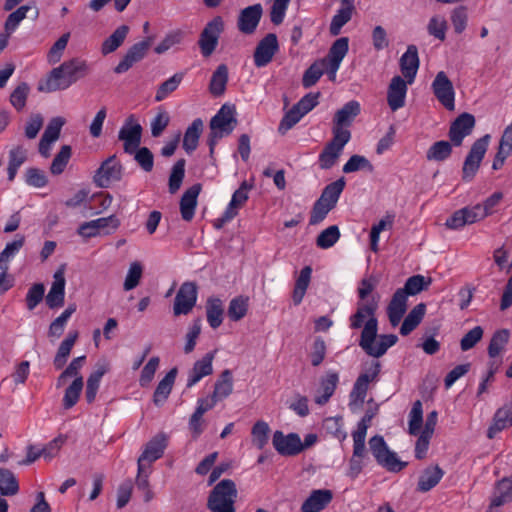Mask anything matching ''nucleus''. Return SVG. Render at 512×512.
<instances>
[{
    "instance_id": "20",
    "label": "nucleus",
    "mask_w": 512,
    "mask_h": 512,
    "mask_svg": "<svg viewBox=\"0 0 512 512\" xmlns=\"http://www.w3.org/2000/svg\"><path fill=\"white\" fill-rule=\"evenodd\" d=\"M475 126V117L467 112L460 114L449 129V138L454 146H460L463 139L472 133Z\"/></svg>"
},
{
    "instance_id": "8",
    "label": "nucleus",
    "mask_w": 512,
    "mask_h": 512,
    "mask_svg": "<svg viewBox=\"0 0 512 512\" xmlns=\"http://www.w3.org/2000/svg\"><path fill=\"white\" fill-rule=\"evenodd\" d=\"M224 26V20L221 16H215L205 25L198 40L201 54L204 57H209L215 51L219 37L224 31Z\"/></svg>"
},
{
    "instance_id": "53",
    "label": "nucleus",
    "mask_w": 512,
    "mask_h": 512,
    "mask_svg": "<svg viewBox=\"0 0 512 512\" xmlns=\"http://www.w3.org/2000/svg\"><path fill=\"white\" fill-rule=\"evenodd\" d=\"M326 60L314 62L303 74L302 85L310 88L315 85L324 73Z\"/></svg>"
},
{
    "instance_id": "16",
    "label": "nucleus",
    "mask_w": 512,
    "mask_h": 512,
    "mask_svg": "<svg viewBox=\"0 0 512 512\" xmlns=\"http://www.w3.org/2000/svg\"><path fill=\"white\" fill-rule=\"evenodd\" d=\"M378 308V301L374 298L366 302L358 303L356 312L350 316V328L365 329L371 322L375 323V328L378 327V320L376 318V310Z\"/></svg>"
},
{
    "instance_id": "7",
    "label": "nucleus",
    "mask_w": 512,
    "mask_h": 512,
    "mask_svg": "<svg viewBox=\"0 0 512 512\" xmlns=\"http://www.w3.org/2000/svg\"><path fill=\"white\" fill-rule=\"evenodd\" d=\"M333 134V138L324 147L319 155V165L322 169H329L337 162L344 146L351 138L350 131L337 130Z\"/></svg>"
},
{
    "instance_id": "17",
    "label": "nucleus",
    "mask_w": 512,
    "mask_h": 512,
    "mask_svg": "<svg viewBox=\"0 0 512 512\" xmlns=\"http://www.w3.org/2000/svg\"><path fill=\"white\" fill-rule=\"evenodd\" d=\"M275 450L282 456H296L303 451L302 441L297 433L284 435L282 431H275L272 438Z\"/></svg>"
},
{
    "instance_id": "9",
    "label": "nucleus",
    "mask_w": 512,
    "mask_h": 512,
    "mask_svg": "<svg viewBox=\"0 0 512 512\" xmlns=\"http://www.w3.org/2000/svg\"><path fill=\"white\" fill-rule=\"evenodd\" d=\"M489 139V135H484L473 143L462 168L464 180L470 181L475 176L486 153Z\"/></svg>"
},
{
    "instance_id": "37",
    "label": "nucleus",
    "mask_w": 512,
    "mask_h": 512,
    "mask_svg": "<svg viewBox=\"0 0 512 512\" xmlns=\"http://www.w3.org/2000/svg\"><path fill=\"white\" fill-rule=\"evenodd\" d=\"M510 426H512V410L505 407L500 408L496 411L493 423L488 428L487 437L492 439L497 433Z\"/></svg>"
},
{
    "instance_id": "34",
    "label": "nucleus",
    "mask_w": 512,
    "mask_h": 512,
    "mask_svg": "<svg viewBox=\"0 0 512 512\" xmlns=\"http://www.w3.org/2000/svg\"><path fill=\"white\" fill-rule=\"evenodd\" d=\"M177 375V369L172 368L164 378L158 383L154 394H153V402L155 405H162L168 396L170 395L175 379Z\"/></svg>"
},
{
    "instance_id": "55",
    "label": "nucleus",
    "mask_w": 512,
    "mask_h": 512,
    "mask_svg": "<svg viewBox=\"0 0 512 512\" xmlns=\"http://www.w3.org/2000/svg\"><path fill=\"white\" fill-rule=\"evenodd\" d=\"M83 378L77 377L72 384L65 390L63 397V406L65 409H70L78 402L81 391L83 389Z\"/></svg>"
},
{
    "instance_id": "52",
    "label": "nucleus",
    "mask_w": 512,
    "mask_h": 512,
    "mask_svg": "<svg viewBox=\"0 0 512 512\" xmlns=\"http://www.w3.org/2000/svg\"><path fill=\"white\" fill-rule=\"evenodd\" d=\"M423 424V408L422 402L417 400L413 403V406L409 413L408 432L411 435H418Z\"/></svg>"
},
{
    "instance_id": "56",
    "label": "nucleus",
    "mask_w": 512,
    "mask_h": 512,
    "mask_svg": "<svg viewBox=\"0 0 512 512\" xmlns=\"http://www.w3.org/2000/svg\"><path fill=\"white\" fill-rule=\"evenodd\" d=\"M394 221L393 215H386L377 224L373 225L370 231V248L373 252L378 251L379 236L382 231L392 228Z\"/></svg>"
},
{
    "instance_id": "26",
    "label": "nucleus",
    "mask_w": 512,
    "mask_h": 512,
    "mask_svg": "<svg viewBox=\"0 0 512 512\" xmlns=\"http://www.w3.org/2000/svg\"><path fill=\"white\" fill-rule=\"evenodd\" d=\"M339 194H321L315 202L309 220L310 225H317L322 222L327 214L335 207Z\"/></svg>"
},
{
    "instance_id": "63",
    "label": "nucleus",
    "mask_w": 512,
    "mask_h": 512,
    "mask_svg": "<svg viewBox=\"0 0 512 512\" xmlns=\"http://www.w3.org/2000/svg\"><path fill=\"white\" fill-rule=\"evenodd\" d=\"M326 352L327 346L325 341L321 337L315 338L309 353L311 365L314 367L319 366L325 359Z\"/></svg>"
},
{
    "instance_id": "47",
    "label": "nucleus",
    "mask_w": 512,
    "mask_h": 512,
    "mask_svg": "<svg viewBox=\"0 0 512 512\" xmlns=\"http://www.w3.org/2000/svg\"><path fill=\"white\" fill-rule=\"evenodd\" d=\"M198 195L199 194H182L179 201L182 220L186 222H191L193 220L198 205Z\"/></svg>"
},
{
    "instance_id": "43",
    "label": "nucleus",
    "mask_w": 512,
    "mask_h": 512,
    "mask_svg": "<svg viewBox=\"0 0 512 512\" xmlns=\"http://www.w3.org/2000/svg\"><path fill=\"white\" fill-rule=\"evenodd\" d=\"M432 280L430 277L426 278L423 275H414L409 277L403 288H399L397 291H402L404 293V296L407 297L408 295H416L420 293L423 290H426Z\"/></svg>"
},
{
    "instance_id": "61",
    "label": "nucleus",
    "mask_w": 512,
    "mask_h": 512,
    "mask_svg": "<svg viewBox=\"0 0 512 512\" xmlns=\"http://www.w3.org/2000/svg\"><path fill=\"white\" fill-rule=\"evenodd\" d=\"M353 12V10L340 7L330 23L329 32L332 36L340 34L342 27L351 20Z\"/></svg>"
},
{
    "instance_id": "21",
    "label": "nucleus",
    "mask_w": 512,
    "mask_h": 512,
    "mask_svg": "<svg viewBox=\"0 0 512 512\" xmlns=\"http://www.w3.org/2000/svg\"><path fill=\"white\" fill-rule=\"evenodd\" d=\"M263 8L261 4H254L241 10L237 27L243 34H253L261 20Z\"/></svg>"
},
{
    "instance_id": "50",
    "label": "nucleus",
    "mask_w": 512,
    "mask_h": 512,
    "mask_svg": "<svg viewBox=\"0 0 512 512\" xmlns=\"http://www.w3.org/2000/svg\"><path fill=\"white\" fill-rule=\"evenodd\" d=\"M452 143L448 141H437L427 151L426 158L431 161H444L452 153Z\"/></svg>"
},
{
    "instance_id": "59",
    "label": "nucleus",
    "mask_w": 512,
    "mask_h": 512,
    "mask_svg": "<svg viewBox=\"0 0 512 512\" xmlns=\"http://www.w3.org/2000/svg\"><path fill=\"white\" fill-rule=\"evenodd\" d=\"M185 164V159H179L173 165L168 182L170 192H176L180 189L185 175Z\"/></svg>"
},
{
    "instance_id": "64",
    "label": "nucleus",
    "mask_w": 512,
    "mask_h": 512,
    "mask_svg": "<svg viewBox=\"0 0 512 512\" xmlns=\"http://www.w3.org/2000/svg\"><path fill=\"white\" fill-rule=\"evenodd\" d=\"M493 260L500 271L508 273L512 268V257L510 251L504 246L494 250Z\"/></svg>"
},
{
    "instance_id": "29",
    "label": "nucleus",
    "mask_w": 512,
    "mask_h": 512,
    "mask_svg": "<svg viewBox=\"0 0 512 512\" xmlns=\"http://www.w3.org/2000/svg\"><path fill=\"white\" fill-rule=\"evenodd\" d=\"M511 501L512 488L510 486V482L502 478L494 485L488 512H494V509L501 507Z\"/></svg>"
},
{
    "instance_id": "13",
    "label": "nucleus",
    "mask_w": 512,
    "mask_h": 512,
    "mask_svg": "<svg viewBox=\"0 0 512 512\" xmlns=\"http://www.w3.org/2000/svg\"><path fill=\"white\" fill-rule=\"evenodd\" d=\"M431 87L437 100L447 110L453 111L455 108V91L451 80L444 71L437 73Z\"/></svg>"
},
{
    "instance_id": "49",
    "label": "nucleus",
    "mask_w": 512,
    "mask_h": 512,
    "mask_svg": "<svg viewBox=\"0 0 512 512\" xmlns=\"http://www.w3.org/2000/svg\"><path fill=\"white\" fill-rule=\"evenodd\" d=\"M183 73H176L169 79L164 81L157 89L155 94V101L161 102L168 97L169 94L177 90L183 80Z\"/></svg>"
},
{
    "instance_id": "27",
    "label": "nucleus",
    "mask_w": 512,
    "mask_h": 512,
    "mask_svg": "<svg viewBox=\"0 0 512 512\" xmlns=\"http://www.w3.org/2000/svg\"><path fill=\"white\" fill-rule=\"evenodd\" d=\"M400 68L407 82L411 84L419 68L418 49L415 45H409L407 51L400 58Z\"/></svg>"
},
{
    "instance_id": "62",
    "label": "nucleus",
    "mask_w": 512,
    "mask_h": 512,
    "mask_svg": "<svg viewBox=\"0 0 512 512\" xmlns=\"http://www.w3.org/2000/svg\"><path fill=\"white\" fill-rule=\"evenodd\" d=\"M70 157H71V147L69 145L62 146L60 151L56 154V156L54 157V159L51 163V167H50L51 173L54 175L61 174L64 171Z\"/></svg>"
},
{
    "instance_id": "36",
    "label": "nucleus",
    "mask_w": 512,
    "mask_h": 512,
    "mask_svg": "<svg viewBox=\"0 0 512 512\" xmlns=\"http://www.w3.org/2000/svg\"><path fill=\"white\" fill-rule=\"evenodd\" d=\"M128 25L119 26L108 38L104 40L101 46V53L108 55L116 51L125 41L129 33Z\"/></svg>"
},
{
    "instance_id": "60",
    "label": "nucleus",
    "mask_w": 512,
    "mask_h": 512,
    "mask_svg": "<svg viewBox=\"0 0 512 512\" xmlns=\"http://www.w3.org/2000/svg\"><path fill=\"white\" fill-rule=\"evenodd\" d=\"M323 428L326 433L332 435L340 441H343L347 434L343 427L342 417H328L323 422Z\"/></svg>"
},
{
    "instance_id": "39",
    "label": "nucleus",
    "mask_w": 512,
    "mask_h": 512,
    "mask_svg": "<svg viewBox=\"0 0 512 512\" xmlns=\"http://www.w3.org/2000/svg\"><path fill=\"white\" fill-rule=\"evenodd\" d=\"M426 312V305L424 303L417 304L405 317L401 327L400 333L403 336L410 334L422 321Z\"/></svg>"
},
{
    "instance_id": "32",
    "label": "nucleus",
    "mask_w": 512,
    "mask_h": 512,
    "mask_svg": "<svg viewBox=\"0 0 512 512\" xmlns=\"http://www.w3.org/2000/svg\"><path fill=\"white\" fill-rule=\"evenodd\" d=\"M338 381V373L333 371L327 372L325 377L321 380L320 389L318 394L315 396V402L319 405L326 404L334 394Z\"/></svg>"
},
{
    "instance_id": "19",
    "label": "nucleus",
    "mask_w": 512,
    "mask_h": 512,
    "mask_svg": "<svg viewBox=\"0 0 512 512\" xmlns=\"http://www.w3.org/2000/svg\"><path fill=\"white\" fill-rule=\"evenodd\" d=\"M279 50L276 34L269 33L259 41L254 51V64L256 67L268 65Z\"/></svg>"
},
{
    "instance_id": "44",
    "label": "nucleus",
    "mask_w": 512,
    "mask_h": 512,
    "mask_svg": "<svg viewBox=\"0 0 512 512\" xmlns=\"http://www.w3.org/2000/svg\"><path fill=\"white\" fill-rule=\"evenodd\" d=\"M19 491L18 481L12 471L6 468H0V494L3 496H12Z\"/></svg>"
},
{
    "instance_id": "46",
    "label": "nucleus",
    "mask_w": 512,
    "mask_h": 512,
    "mask_svg": "<svg viewBox=\"0 0 512 512\" xmlns=\"http://www.w3.org/2000/svg\"><path fill=\"white\" fill-rule=\"evenodd\" d=\"M349 50V39L348 37L338 38L330 47L328 55L322 60L333 62L335 64H341L342 60L346 56Z\"/></svg>"
},
{
    "instance_id": "31",
    "label": "nucleus",
    "mask_w": 512,
    "mask_h": 512,
    "mask_svg": "<svg viewBox=\"0 0 512 512\" xmlns=\"http://www.w3.org/2000/svg\"><path fill=\"white\" fill-rule=\"evenodd\" d=\"M407 310V297L404 296L402 291H397L394 293L388 307L387 314L390 321V324L393 327H396L401 319L403 318L405 312Z\"/></svg>"
},
{
    "instance_id": "57",
    "label": "nucleus",
    "mask_w": 512,
    "mask_h": 512,
    "mask_svg": "<svg viewBox=\"0 0 512 512\" xmlns=\"http://www.w3.org/2000/svg\"><path fill=\"white\" fill-rule=\"evenodd\" d=\"M76 311V306L69 305L60 316H58L49 327V336L60 337L64 331L65 325L71 315Z\"/></svg>"
},
{
    "instance_id": "48",
    "label": "nucleus",
    "mask_w": 512,
    "mask_h": 512,
    "mask_svg": "<svg viewBox=\"0 0 512 512\" xmlns=\"http://www.w3.org/2000/svg\"><path fill=\"white\" fill-rule=\"evenodd\" d=\"M269 432L270 427L267 422L263 420L257 421L251 429L253 445H255L259 450L264 449L268 444Z\"/></svg>"
},
{
    "instance_id": "12",
    "label": "nucleus",
    "mask_w": 512,
    "mask_h": 512,
    "mask_svg": "<svg viewBox=\"0 0 512 512\" xmlns=\"http://www.w3.org/2000/svg\"><path fill=\"white\" fill-rule=\"evenodd\" d=\"M142 126L136 121L134 115H130L125 120L120 129L118 138L123 141V149L128 154H133L141 143Z\"/></svg>"
},
{
    "instance_id": "6",
    "label": "nucleus",
    "mask_w": 512,
    "mask_h": 512,
    "mask_svg": "<svg viewBox=\"0 0 512 512\" xmlns=\"http://www.w3.org/2000/svg\"><path fill=\"white\" fill-rule=\"evenodd\" d=\"M370 450L377 463L391 472H399L407 463L397 458L396 453L390 451L382 436L376 435L369 440Z\"/></svg>"
},
{
    "instance_id": "2",
    "label": "nucleus",
    "mask_w": 512,
    "mask_h": 512,
    "mask_svg": "<svg viewBox=\"0 0 512 512\" xmlns=\"http://www.w3.org/2000/svg\"><path fill=\"white\" fill-rule=\"evenodd\" d=\"M502 199V194H492L486 199L485 203L476 204L472 207H465L453 213L451 217L446 220V226L451 229H460L465 225L473 224L482 220L492 212Z\"/></svg>"
},
{
    "instance_id": "18",
    "label": "nucleus",
    "mask_w": 512,
    "mask_h": 512,
    "mask_svg": "<svg viewBox=\"0 0 512 512\" xmlns=\"http://www.w3.org/2000/svg\"><path fill=\"white\" fill-rule=\"evenodd\" d=\"M152 44V37H148L143 41L132 45L123 56L122 60L114 68V72L122 74L128 71L135 63L141 61Z\"/></svg>"
},
{
    "instance_id": "38",
    "label": "nucleus",
    "mask_w": 512,
    "mask_h": 512,
    "mask_svg": "<svg viewBox=\"0 0 512 512\" xmlns=\"http://www.w3.org/2000/svg\"><path fill=\"white\" fill-rule=\"evenodd\" d=\"M224 307L221 299L210 297L206 302V316L209 325L216 329L223 322Z\"/></svg>"
},
{
    "instance_id": "11",
    "label": "nucleus",
    "mask_w": 512,
    "mask_h": 512,
    "mask_svg": "<svg viewBox=\"0 0 512 512\" xmlns=\"http://www.w3.org/2000/svg\"><path fill=\"white\" fill-rule=\"evenodd\" d=\"M122 176V166L116 156L107 158L97 169L94 182L99 188H109L113 182L119 181Z\"/></svg>"
},
{
    "instance_id": "54",
    "label": "nucleus",
    "mask_w": 512,
    "mask_h": 512,
    "mask_svg": "<svg viewBox=\"0 0 512 512\" xmlns=\"http://www.w3.org/2000/svg\"><path fill=\"white\" fill-rule=\"evenodd\" d=\"M32 9L30 5L20 6L17 10L8 15L4 29L8 38L18 27L19 23L26 18L27 13Z\"/></svg>"
},
{
    "instance_id": "24",
    "label": "nucleus",
    "mask_w": 512,
    "mask_h": 512,
    "mask_svg": "<svg viewBox=\"0 0 512 512\" xmlns=\"http://www.w3.org/2000/svg\"><path fill=\"white\" fill-rule=\"evenodd\" d=\"M216 351L208 352L205 354L200 360H197L192 369L189 371L188 379H187V388L193 387L197 384L203 377L212 374L213 366L212 362L214 360Z\"/></svg>"
},
{
    "instance_id": "25",
    "label": "nucleus",
    "mask_w": 512,
    "mask_h": 512,
    "mask_svg": "<svg viewBox=\"0 0 512 512\" xmlns=\"http://www.w3.org/2000/svg\"><path fill=\"white\" fill-rule=\"evenodd\" d=\"M360 113V104L357 101L347 102L339 109L334 116L332 133L339 131H349L345 126H350L354 118Z\"/></svg>"
},
{
    "instance_id": "15",
    "label": "nucleus",
    "mask_w": 512,
    "mask_h": 512,
    "mask_svg": "<svg viewBox=\"0 0 512 512\" xmlns=\"http://www.w3.org/2000/svg\"><path fill=\"white\" fill-rule=\"evenodd\" d=\"M167 447V437L160 433L154 436L144 447L142 454L137 461V468H146L151 463L160 459Z\"/></svg>"
},
{
    "instance_id": "22",
    "label": "nucleus",
    "mask_w": 512,
    "mask_h": 512,
    "mask_svg": "<svg viewBox=\"0 0 512 512\" xmlns=\"http://www.w3.org/2000/svg\"><path fill=\"white\" fill-rule=\"evenodd\" d=\"M54 281L46 296V304L49 308L55 309L62 307L65 298V277L64 268H60L54 273Z\"/></svg>"
},
{
    "instance_id": "5",
    "label": "nucleus",
    "mask_w": 512,
    "mask_h": 512,
    "mask_svg": "<svg viewBox=\"0 0 512 512\" xmlns=\"http://www.w3.org/2000/svg\"><path fill=\"white\" fill-rule=\"evenodd\" d=\"M237 498L235 483L223 479L211 490L207 499V508L211 512H236L234 503Z\"/></svg>"
},
{
    "instance_id": "3",
    "label": "nucleus",
    "mask_w": 512,
    "mask_h": 512,
    "mask_svg": "<svg viewBox=\"0 0 512 512\" xmlns=\"http://www.w3.org/2000/svg\"><path fill=\"white\" fill-rule=\"evenodd\" d=\"M378 327L371 322L362 330L359 341L360 347L369 355L375 358L383 356L387 350L396 344L398 337L394 334H383L377 336Z\"/></svg>"
},
{
    "instance_id": "10",
    "label": "nucleus",
    "mask_w": 512,
    "mask_h": 512,
    "mask_svg": "<svg viewBox=\"0 0 512 512\" xmlns=\"http://www.w3.org/2000/svg\"><path fill=\"white\" fill-rule=\"evenodd\" d=\"M380 369L381 365L377 361L374 362L366 372L358 376L350 393V405L362 406L367 395L369 384L378 379Z\"/></svg>"
},
{
    "instance_id": "41",
    "label": "nucleus",
    "mask_w": 512,
    "mask_h": 512,
    "mask_svg": "<svg viewBox=\"0 0 512 512\" xmlns=\"http://www.w3.org/2000/svg\"><path fill=\"white\" fill-rule=\"evenodd\" d=\"M233 391V377L229 369L224 370L215 382L212 396L220 401L227 398Z\"/></svg>"
},
{
    "instance_id": "35",
    "label": "nucleus",
    "mask_w": 512,
    "mask_h": 512,
    "mask_svg": "<svg viewBox=\"0 0 512 512\" xmlns=\"http://www.w3.org/2000/svg\"><path fill=\"white\" fill-rule=\"evenodd\" d=\"M202 131L203 121L200 118L195 119L186 129L182 146L188 154H191L197 148Z\"/></svg>"
},
{
    "instance_id": "33",
    "label": "nucleus",
    "mask_w": 512,
    "mask_h": 512,
    "mask_svg": "<svg viewBox=\"0 0 512 512\" xmlns=\"http://www.w3.org/2000/svg\"><path fill=\"white\" fill-rule=\"evenodd\" d=\"M444 476V471L438 466H429L419 477L417 490L419 492H428L433 489Z\"/></svg>"
},
{
    "instance_id": "1",
    "label": "nucleus",
    "mask_w": 512,
    "mask_h": 512,
    "mask_svg": "<svg viewBox=\"0 0 512 512\" xmlns=\"http://www.w3.org/2000/svg\"><path fill=\"white\" fill-rule=\"evenodd\" d=\"M90 72L85 60L73 58L64 61L60 66L53 68L47 77L38 84V91L51 93L66 90L78 80L86 77Z\"/></svg>"
},
{
    "instance_id": "45",
    "label": "nucleus",
    "mask_w": 512,
    "mask_h": 512,
    "mask_svg": "<svg viewBox=\"0 0 512 512\" xmlns=\"http://www.w3.org/2000/svg\"><path fill=\"white\" fill-rule=\"evenodd\" d=\"M509 337L510 333L507 329L498 330L492 335L488 345V355L490 358H496L504 351Z\"/></svg>"
},
{
    "instance_id": "58",
    "label": "nucleus",
    "mask_w": 512,
    "mask_h": 512,
    "mask_svg": "<svg viewBox=\"0 0 512 512\" xmlns=\"http://www.w3.org/2000/svg\"><path fill=\"white\" fill-rule=\"evenodd\" d=\"M340 238L338 226L332 225L324 229L317 237L316 244L321 249L332 247Z\"/></svg>"
},
{
    "instance_id": "4",
    "label": "nucleus",
    "mask_w": 512,
    "mask_h": 512,
    "mask_svg": "<svg viewBox=\"0 0 512 512\" xmlns=\"http://www.w3.org/2000/svg\"><path fill=\"white\" fill-rule=\"evenodd\" d=\"M237 124L235 118V109L233 106L223 105L215 116L210 120V134L207 143L209 145L210 153L214 152V148L219 139L228 136L234 130Z\"/></svg>"
},
{
    "instance_id": "40",
    "label": "nucleus",
    "mask_w": 512,
    "mask_h": 512,
    "mask_svg": "<svg viewBox=\"0 0 512 512\" xmlns=\"http://www.w3.org/2000/svg\"><path fill=\"white\" fill-rule=\"evenodd\" d=\"M228 82V67L225 64H220L213 72L210 83L209 91L213 96H221L224 94Z\"/></svg>"
},
{
    "instance_id": "30",
    "label": "nucleus",
    "mask_w": 512,
    "mask_h": 512,
    "mask_svg": "<svg viewBox=\"0 0 512 512\" xmlns=\"http://www.w3.org/2000/svg\"><path fill=\"white\" fill-rule=\"evenodd\" d=\"M247 200L248 194H233L223 215L213 221V227L217 230L223 228L225 224L230 222L238 214V210L244 206Z\"/></svg>"
},
{
    "instance_id": "28",
    "label": "nucleus",
    "mask_w": 512,
    "mask_h": 512,
    "mask_svg": "<svg viewBox=\"0 0 512 512\" xmlns=\"http://www.w3.org/2000/svg\"><path fill=\"white\" fill-rule=\"evenodd\" d=\"M333 498V494L328 489L313 490L310 496L303 502L301 510L308 512H320Z\"/></svg>"
},
{
    "instance_id": "14",
    "label": "nucleus",
    "mask_w": 512,
    "mask_h": 512,
    "mask_svg": "<svg viewBox=\"0 0 512 512\" xmlns=\"http://www.w3.org/2000/svg\"><path fill=\"white\" fill-rule=\"evenodd\" d=\"M197 301V285L194 282H184L175 297L173 312L175 316L187 315Z\"/></svg>"
},
{
    "instance_id": "42",
    "label": "nucleus",
    "mask_w": 512,
    "mask_h": 512,
    "mask_svg": "<svg viewBox=\"0 0 512 512\" xmlns=\"http://www.w3.org/2000/svg\"><path fill=\"white\" fill-rule=\"evenodd\" d=\"M77 338L78 332H69L67 337L61 342L53 361L56 369H61L66 364Z\"/></svg>"
},
{
    "instance_id": "51",
    "label": "nucleus",
    "mask_w": 512,
    "mask_h": 512,
    "mask_svg": "<svg viewBox=\"0 0 512 512\" xmlns=\"http://www.w3.org/2000/svg\"><path fill=\"white\" fill-rule=\"evenodd\" d=\"M247 311L248 298L244 296H238L230 301L227 314L230 320L237 322L246 316Z\"/></svg>"
},
{
    "instance_id": "23",
    "label": "nucleus",
    "mask_w": 512,
    "mask_h": 512,
    "mask_svg": "<svg viewBox=\"0 0 512 512\" xmlns=\"http://www.w3.org/2000/svg\"><path fill=\"white\" fill-rule=\"evenodd\" d=\"M407 83L400 76H394L387 91V102L392 111H396L405 105Z\"/></svg>"
}]
</instances>
